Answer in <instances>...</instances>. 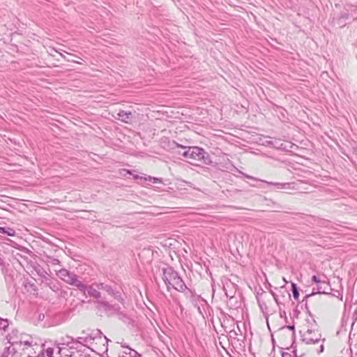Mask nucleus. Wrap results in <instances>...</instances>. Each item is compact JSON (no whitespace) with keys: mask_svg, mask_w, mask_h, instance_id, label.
<instances>
[{"mask_svg":"<svg viewBox=\"0 0 357 357\" xmlns=\"http://www.w3.org/2000/svg\"><path fill=\"white\" fill-rule=\"evenodd\" d=\"M162 280L167 289L172 287L177 291H183L187 288L178 273L171 267H167L163 269Z\"/></svg>","mask_w":357,"mask_h":357,"instance_id":"1","label":"nucleus"},{"mask_svg":"<svg viewBox=\"0 0 357 357\" xmlns=\"http://www.w3.org/2000/svg\"><path fill=\"white\" fill-rule=\"evenodd\" d=\"M17 343L27 353L29 357L36 356L37 352L35 350L38 349L39 345L36 338L27 334H22Z\"/></svg>","mask_w":357,"mask_h":357,"instance_id":"2","label":"nucleus"},{"mask_svg":"<svg viewBox=\"0 0 357 357\" xmlns=\"http://www.w3.org/2000/svg\"><path fill=\"white\" fill-rule=\"evenodd\" d=\"M182 155L192 162L203 160L205 164L211 162L206 151L197 146L188 147L182 153Z\"/></svg>","mask_w":357,"mask_h":357,"instance_id":"3","label":"nucleus"},{"mask_svg":"<svg viewBox=\"0 0 357 357\" xmlns=\"http://www.w3.org/2000/svg\"><path fill=\"white\" fill-rule=\"evenodd\" d=\"M56 275L68 284L77 287L79 289H84V284L77 280V277L73 273L66 269H61L56 271Z\"/></svg>","mask_w":357,"mask_h":357,"instance_id":"4","label":"nucleus"},{"mask_svg":"<svg viewBox=\"0 0 357 357\" xmlns=\"http://www.w3.org/2000/svg\"><path fill=\"white\" fill-rule=\"evenodd\" d=\"M303 341L306 344H314L321 339V334L318 331L310 328L308 326L301 331Z\"/></svg>","mask_w":357,"mask_h":357,"instance_id":"5","label":"nucleus"},{"mask_svg":"<svg viewBox=\"0 0 357 357\" xmlns=\"http://www.w3.org/2000/svg\"><path fill=\"white\" fill-rule=\"evenodd\" d=\"M82 291L84 294H86L91 297L94 298H100V293L98 291V289L96 286V282L93 283L91 285L86 286L84 284V289H79Z\"/></svg>","mask_w":357,"mask_h":357,"instance_id":"6","label":"nucleus"},{"mask_svg":"<svg viewBox=\"0 0 357 357\" xmlns=\"http://www.w3.org/2000/svg\"><path fill=\"white\" fill-rule=\"evenodd\" d=\"M330 289L329 283L326 279H324L317 284V287H313L312 294H328Z\"/></svg>","mask_w":357,"mask_h":357,"instance_id":"7","label":"nucleus"},{"mask_svg":"<svg viewBox=\"0 0 357 357\" xmlns=\"http://www.w3.org/2000/svg\"><path fill=\"white\" fill-rule=\"evenodd\" d=\"M116 115L117 116H114V117L124 123H129L131 121L132 112H125L123 110H121L117 113Z\"/></svg>","mask_w":357,"mask_h":357,"instance_id":"8","label":"nucleus"},{"mask_svg":"<svg viewBox=\"0 0 357 357\" xmlns=\"http://www.w3.org/2000/svg\"><path fill=\"white\" fill-rule=\"evenodd\" d=\"M96 286H97V288L98 289V290L99 289L104 290L106 292H107L109 295H112L114 294L113 289L107 284H105L103 282H100V283L96 282Z\"/></svg>","mask_w":357,"mask_h":357,"instance_id":"9","label":"nucleus"},{"mask_svg":"<svg viewBox=\"0 0 357 357\" xmlns=\"http://www.w3.org/2000/svg\"><path fill=\"white\" fill-rule=\"evenodd\" d=\"M54 349L53 348H47L46 349H43V351H40L39 354L36 355L39 356L40 354L42 357H53Z\"/></svg>","mask_w":357,"mask_h":357,"instance_id":"10","label":"nucleus"},{"mask_svg":"<svg viewBox=\"0 0 357 357\" xmlns=\"http://www.w3.org/2000/svg\"><path fill=\"white\" fill-rule=\"evenodd\" d=\"M268 185H275L277 187L278 189H291V184L286 183H271V182H266Z\"/></svg>","mask_w":357,"mask_h":357,"instance_id":"11","label":"nucleus"},{"mask_svg":"<svg viewBox=\"0 0 357 357\" xmlns=\"http://www.w3.org/2000/svg\"><path fill=\"white\" fill-rule=\"evenodd\" d=\"M324 279L327 278L324 275H313L312 278V281L316 284H318L320 281L324 280Z\"/></svg>","mask_w":357,"mask_h":357,"instance_id":"12","label":"nucleus"},{"mask_svg":"<svg viewBox=\"0 0 357 357\" xmlns=\"http://www.w3.org/2000/svg\"><path fill=\"white\" fill-rule=\"evenodd\" d=\"M291 287H292V293H293V296L295 299H298V296H299V293H298V289H297V287H296V284H294V283H292L291 284Z\"/></svg>","mask_w":357,"mask_h":357,"instance_id":"13","label":"nucleus"},{"mask_svg":"<svg viewBox=\"0 0 357 357\" xmlns=\"http://www.w3.org/2000/svg\"><path fill=\"white\" fill-rule=\"evenodd\" d=\"M15 231L11 228H6L4 234H6L8 236H13L15 235Z\"/></svg>","mask_w":357,"mask_h":357,"instance_id":"14","label":"nucleus"},{"mask_svg":"<svg viewBox=\"0 0 357 357\" xmlns=\"http://www.w3.org/2000/svg\"><path fill=\"white\" fill-rule=\"evenodd\" d=\"M145 180H149L150 181H152L154 183H160L161 182V180L160 178H155V177H151V176H149L148 178H145Z\"/></svg>","mask_w":357,"mask_h":357,"instance_id":"15","label":"nucleus"},{"mask_svg":"<svg viewBox=\"0 0 357 357\" xmlns=\"http://www.w3.org/2000/svg\"><path fill=\"white\" fill-rule=\"evenodd\" d=\"M85 339H86V342H85L84 345H87L89 344H91L92 343V340H93V338L91 337V335L85 336Z\"/></svg>","mask_w":357,"mask_h":357,"instance_id":"16","label":"nucleus"},{"mask_svg":"<svg viewBox=\"0 0 357 357\" xmlns=\"http://www.w3.org/2000/svg\"><path fill=\"white\" fill-rule=\"evenodd\" d=\"M77 342L80 343V344H85V342H86V339H85V337H79L77 338Z\"/></svg>","mask_w":357,"mask_h":357,"instance_id":"17","label":"nucleus"},{"mask_svg":"<svg viewBox=\"0 0 357 357\" xmlns=\"http://www.w3.org/2000/svg\"><path fill=\"white\" fill-rule=\"evenodd\" d=\"M246 178H250V179H252V180H255V181H257V179L256 178H254L251 176H249V175H247V174H243Z\"/></svg>","mask_w":357,"mask_h":357,"instance_id":"18","label":"nucleus"},{"mask_svg":"<svg viewBox=\"0 0 357 357\" xmlns=\"http://www.w3.org/2000/svg\"><path fill=\"white\" fill-rule=\"evenodd\" d=\"M225 295L227 297L232 298L234 296L231 294H229L225 289Z\"/></svg>","mask_w":357,"mask_h":357,"instance_id":"19","label":"nucleus"},{"mask_svg":"<svg viewBox=\"0 0 357 357\" xmlns=\"http://www.w3.org/2000/svg\"><path fill=\"white\" fill-rule=\"evenodd\" d=\"M291 355L288 353H283L282 354V357H290Z\"/></svg>","mask_w":357,"mask_h":357,"instance_id":"20","label":"nucleus"},{"mask_svg":"<svg viewBox=\"0 0 357 357\" xmlns=\"http://www.w3.org/2000/svg\"><path fill=\"white\" fill-rule=\"evenodd\" d=\"M5 229H6L5 227H0V233L4 234Z\"/></svg>","mask_w":357,"mask_h":357,"instance_id":"21","label":"nucleus"},{"mask_svg":"<svg viewBox=\"0 0 357 357\" xmlns=\"http://www.w3.org/2000/svg\"><path fill=\"white\" fill-rule=\"evenodd\" d=\"M100 303L102 304L103 305H105L106 307H109V305L108 303H105V302H100Z\"/></svg>","mask_w":357,"mask_h":357,"instance_id":"22","label":"nucleus"},{"mask_svg":"<svg viewBox=\"0 0 357 357\" xmlns=\"http://www.w3.org/2000/svg\"><path fill=\"white\" fill-rule=\"evenodd\" d=\"M134 353H135V356H130V357H140L139 355H138L137 356H136L137 354V353L136 351H134Z\"/></svg>","mask_w":357,"mask_h":357,"instance_id":"23","label":"nucleus"},{"mask_svg":"<svg viewBox=\"0 0 357 357\" xmlns=\"http://www.w3.org/2000/svg\"><path fill=\"white\" fill-rule=\"evenodd\" d=\"M58 354H61V347H58Z\"/></svg>","mask_w":357,"mask_h":357,"instance_id":"24","label":"nucleus"},{"mask_svg":"<svg viewBox=\"0 0 357 357\" xmlns=\"http://www.w3.org/2000/svg\"><path fill=\"white\" fill-rule=\"evenodd\" d=\"M54 261H55L54 264H58L59 262L58 259H54Z\"/></svg>","mask_w":357,"mask_h":357,"instance_id":"25","label":"nucleus"},{"mask_svg":"<svg viewBox=\"0 0 357 357\" xmlns=\"http://www.w3.org/2000/svg\"><path fill=\"white\" fill-rule=\"evenodd\" d=\"M323 349H324V346H323V345H321V351H323Z\"/></svg>","mask_w":357,"mask_h":357,"instance_id":"26","label":"nucleus"},{"mask_svg":"<svg viewBox=\"0 0 357 357\" xmlns=\"http://www.w3.org/2000/svg\"><path fill=\"white\" fill-rule=\"evenodd\" d=\"M127 173L130 174H132L131 172L129 171V170H127Z\"/></svg>","mask_w":357,"mask_h":357,"instance_id":"27","label":"nucleus"},{"mask_svg":"<svg viewBox=\"0 0 357 357\" xmlns=\"http://www.w3.org/2000/svg\"><path fill=\"white\" fill-rule=\"evenodd\" d=\"M44 317H45V315H43V317H40H40H39V319H43V318H44Z\"/></svg>","mask_w":357,"mask_h":357,"instance_id":"28","label":"nucleus"},{"mask_svg":"<svg viewBox=\"0 0 357 357\" xmlns=\"http://www.w3.org/2000/svg\"><path fill=\"white\" fill-rule=\"evenodd\" d=\"M44 317H45V315H43V317H40H40H39V319H43V318H44Z\"/></svg>","mask_w":357,"mask_h":357,"instance_id":"29","label":"nucleus"},{"mask_svg":"<svg viewBox=\"0 0 357 357\" xmlns=\"http://www.w3.org/2000/svg\"><path fill=\"white\" fill-rule=\"evenodd\" d=\"M44 317H45V315H43V317H40H40H39V319H43V318H44Z\"/></svg>","mask_w":357,"mask_h":357,"instance_id":"30","label":"nucleus"},{"mask_svg":"<svg viewBox=\"0 0 357 357\" xmlns=\"http://www.w3.org/2000/svg\"><path fill=\"white\" fill-rule=\"evenodd\" d=\"M139 178V176H135V178Z\"/></svg>","mask_w":357,"mask_h":357,"instance_id":"31","label":"nucleus"}]
</instances>
